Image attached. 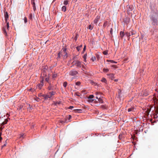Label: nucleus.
<instances>
[{
  "label": "nucleus",
  "instance_id": "obj_45",
  "mask_svg": "<svg viewBox=\"0 0 158 158\" xmlns=\"http://www.w3.org/2000/svg\"><path fill=\"white\" fill-rule=\"evenodd\" d=\"M87 56V54H85L83 56V58H86V56Z\"/></svg>",
  "mask_w": 158,
  "mask_h": 158
},
{
  "label": "nucleus",
  "instance_id": "obj_35",
  "mask_svg": "<svg viewBox=\"0 0 158 158\" xmlns=\"http://www.w3.org/2000/svg\"><path fill=\"white\" fill-rule=\"evenodd\" d=\"M24 21L25 23H26L27 22V19L25 17L24 18Z\"/></svg>",
  "mask_w": 158,
  "mask_h": 158
},
{
  "label": "nucleus",
  "instance_id": "obj_8",
  "mask_svg": "<svg viewBox=\"0 0 158 158\" xmlns=\"http://www.w3.org/2000/svg\"><path fill=\"white\" fill-rule=\"evenodd\" d=\"M107 75L108 76L109 78L111 80H113L114 78V74L113 73L108 74Z\"/></svg>",
  "mask_w": 158,
  "mask_h": 158
},
{
  "label": "nucleus",
  "instance_id": "obj_26",
  "mask_svg": "<svg viewBox=\"0 0 158 158\" xmlns=\"http://www.w3.org/2000/svg\"><path fill=\"white\" fill-rule=\"evenodd\" d=\"M67 83L66 82H64L63 83V86H64V87H66L67 85Z\"/></svg>",
  "mask_w": 158,
  "mask_h": 158
},
{
  "label": "nucleus",
  "instance_id": "obj_37",
  "mask_svg": "<svg viewBox=\"0 0 158 158\" xmlns=\"http://www.w3.org/2000/svg\"><path fill=\"white\" fill-rule=\"evenodd\" d=\"M79 93L78 92H77L75 93V94L76 95H77L78 96H79Z\"/></svg>",
  "mask_w": 158,
  "mask_h": 158
},
{
  "label": "nucleus",
  "instance_id": "obj_6",
  "mask_svg": "<svg viewBox=\"0 0 158 158\" xmlns=\"http://www.w3.org/2000/svg\"><path fill=\"white\" fill-rule=\"evenodd\" d=\"M43 79H42L40 83L37 85L36 88H38L39 89H40L44 85L43 82Z\"/></svg>",
  "mask_w": 158,
  "mask_h": 158
},
{
  "label": "nucleus",
  "instance_id": "obj_29",
  "mask_svg": "<svg viewBox=\"0 0 158 158\" xmlns=\"http://www.w3.org/2000/svg\"><path fill=\"white\" fill-rule=\"evenodd\" d=\"M107 61H110L112 63H117V62H116L113 60H107Z\"/></svg>",
  "mask_w": 158,
  "mask_h": 158
},
{
  "label": "nucleus",
  "instance_id": "obj_21",
  "mask_svg": "<svg viewBox=\"0 0 158 158\" xmlns=\"http://www.w3.org/2000/svg\"><path fill=\"white\" fill-rule=\"evenodd\" d=\"M101 81L102 82H104L105 83H106V78H102L101 80Z\"/></svg>",
  "mask_w": 158,
  "mask_h": 158
},
{
  "label": "nucleus",
  "instance_id": "obj_30",
  "mask_svg": "<svg viewBox=\"0 0 158 158\" xmlns=\"http://www.w3.org/2000/svg\"><path fill=\"white\" fill-rule=\"evenodd\" d=\"M81 82L80 81H78L76 83V85H77L79 86L81 84Z\"/></svg>",
  "mask_w": 158,
  "mask_h": 158
},
{
  "label": "nucleus",
  "instance_id": "obj_1",
  "mask_svg": "<svg viewBox=\"0 0 158 158\" xmlns=\"http://www.w3.org/2000/svg\"><path fill=\"white\" fill-rule=\"evenodd\" d=\"M149 17L152 26L156 27L158 25V16L156 13L154 12H152Z\"/></svg>",
  "mask_w": 158,
  "mask_h": 158
},
{
  "label": "nucleus",
  "instance_id": "obj_22",
  "mask_svg": "<svg viewBox=\"0 0 158 158\" xmlns=\"http://www.w3.org/2000/svg\"><path fill=\"white\" fill-rule=\"evenodd\" d=\"M82 47V45H80V46H78V47H77L76 48H77V50L78 51H80V50L81 49V48Z\"/></svg>",
  "mask_w": 158,
  "mask_h": 158
},
{
  "label": "nucleus",
  "instance_id": "obj_54",
  "mask_svg": "<svg viewBox=\"0 0 158 158\" xmlns=\"http://www.w3.org/2000/svg\"><path fill=\"white\" fill-rule=\"evenodd\" d=\"M105 26V24H104L103 25V26Z\"/></svg>",
  "mask_w": 158,
  "mask_h": 158
},
{
  "label": "nucleus",
  "instance_id": "obj_7",
  "mask_svg": "<svg viewBox=\"0 0 158 158\" xmlns=\"http://www.w3.org/2000/svg\"><path fill=\"white\" fill-rule=\"evenodd\" d=\"M55 89L54 86L52 85L51 83H49V85L48 87L49 90H53Z\"/></svg>",
  "mask_w": 158,
  "mask_h": 158
},
{
  "label": "nucleus",
  "instance_id": "obj_41",
  "mask_svg": "<svg viewBox=\"0 0 158 158\" xmlns=\"http://www.w3.org/2000/svg\"><path fill=\"white\" fill-rule=\"evenodd\" d=\"M3 32H4V33L6 34V31L5 29L4 28L3 29Z\"/></svg>",
  "mask_w": 158,
  "mask_h": 158
},
{
  "label": "nucleus",
  "instance_id": "obj_39",
  "mask_svg": "<svg viewBox=\"0 0 158 158\" xmlns=\"http://www.w3.org/2000/svg\"><path fill=\"white\" fill-rule=\"evenodd\" d=\"M42 96L45 99V98L46 97V95L43 94L42 95Z\"/></svg>",
  "mask_w": 158,
  "mask_h": 158
},
{
  "label": "nucleus",
  "instance_id": "obj_31",
  "mask_svg": "<svg viewBox=\"0 0 158 158\" xmlns=\"http://www.w3.org/2000/svg\"><path fill=\"white\" fill-rule=\"evenodd\" d=\"M88 28L89 29L92 30L93 28V27L91 25H89Z\"/></svg>",
  "mask_w": 158,
  "mask_h": 158
},
{
  "label": "nucleus",
  "instance_id": "obj_27",
  "mask_svg": "<svg viewBox=\"0 0 158 158\" xmlns=\"http://www.w3.org/2000/svg\"><path fill=\"white\" fill-rule=\"evenodd\" d=\"M45 81L47 82L49 84V83H50V82H49V78L48 77H46L45 79Z\"/></svg>",
  "mask_w": 158,
  "mask_h": 158
},
{
  "label": "nucleus",
  "instance_id": "obj_47",
  "mask_svg": "<svg viewBox=\"0 0 158 158\" xmlns=\"http://www.w3.org/2000/svg\"><path fill=\"white\" fill-rule=\"evenodd\" d=\"M71 118V116L70 115H69V119L70 120Z\"/></svg>",
  "mask_w": 158,
  "mask_h": 158
},
{
  "label": "nucleus",
  "instance_id": "obj_24",
  "mask_svg": "<svg viewBox=\"0 0 158 158\" xmlns=\"http://www.w3.org/2000/svg\"><path fill=\"white\" fill-rule=\"evenodd\" d=\"M96 60V58L94 56H93L91 58V60H92V61H94Z\"/></svg>",
  "mask_w": 158,
  "mask_h": 158
},
{
  "label": "nucleus",
  "instance_id": "obj_49",
  "mask_svg": "<svg viewBox=\"0 0 158 158\" xmlns=\"http://www.w3.org/2000/svg\"><path fill=\"white\" fill-rule=\"evenodd\" d=\"M99 93H98V92H96V93H95V94H96V95H97V94H99Z\"/></svg>",
  "mask_w": 158,
  "mask_h": 158
},
{
  "label": "nucleus",
  "instance_id": "obj_38",
  "mask_svg": "<svg viewBox=\"0 0 158 158\" xmlns=\"http://www.w3.org/2000/svg\"><path fill=\"white\" fill-rule=\"evenodd\" d=\"M86 49V46L85 45L84 47V48H83V52H84L85 50Z\"/></svg>",
  "mask_w": 158,
  "mask_h": 158
},
{
  "label": "nucleus",
  "instance_id": "obj_13",
  "mask_svg": "<svg viewBox=\"0 0 158 158\" xmlns=\"http://www.w3.org/2000/svg\"><path fill=\"white\" fill-rule=\"evenodd\" d=\"M135 110V109L133 107H131L130 108H129L127 110L128 112H130L134 111Z\"/></svg>",
  "mask_w": 158,
  "mask_h": 158
},
{
  "label": "nucleus",
  "instance_id": "obj_40",
  "mask_svg": "<svg viewBox=\"0 0 158 158\" xmlns=\"http://www.w3.org/2000/svg\"><path fill=\"white\" fill-rule=\"evenodd\" d=\"M73 107H74L73 106H70L69 107V109H72Z\"/></svg>",
  "mask_w": 158,
  "mask_h": 158
},
{
  "label": "nucleus",
  "instance_id": "obj_50",
  "mask_svg": "<svg viewBox=\"0 0 158 158\" xmlns=\"http://www.w3.org/2000/svg\"><path fill=\"white\" fill-rule=\"evenodd\" d=\"M96 98L98 99H98L99 98L98 97V96H96Z\"/></svg>",
  "mask_w": 158,
  "mask_h": 158
},
{
  "label": "nucleus",
  "instance_id": "obj_20",
  "mask_svg": "<svg viewBox=\"0 0 158 158\" xmlns=\"http://www.w3.org/2000/svg\"><path fill=\"white\" fill-rule=\"evenodd\" d=\"M98 102L100 103H103V101L102 98H99L98 99V100L97 101Z\"/></svg>",
  "mask_w": 158,
  "mask_h": 158
},
{
  "label": "nucleus",
  "instance_id": "obj_42",
  "mask_svg": "<svg viewBox=\"0 0 158 158\" xmlns=\"http://www.w3.org/2000/svg\"><path fill=\"white\" fill-rule=\"evenodd\" d=\"M110 33L111 34H112V29L111 28L110 31Z\"/></svg>",
  "mask_w": 158,
  "mask_h": 158
},
{
  "label": "nucleus",
  "instance_id": "obj_25",
  "mask_svg": "<svg viewBox=\"0 0 158 158\" xmlns=\"http://www.w3.org/2000/svg\"><path fill=\"white\" fill-rule=\"evenodd\" d=\"M120 35L121 38H123L124 36L123 32L121 31L120 33Z\"/></svg>",
  "mask_w": 158,
  "mask_h": 158
},
{
  "label": "nucleus",
  "instance_id": "obj_3",
  "mask_svg": "<svg viewBox=\"0 0 158 158\" xmlns=\"http://www.w3.org/2000/svg\"><path fill=\"white\" fill-rule=\"evenodd\" d=\"M73 65H76L77 68H80L81 67H83L84 66L81 63V62L78 60H74L72 62Z\"/></svg>",
  "mask_w": 158,
  "mask_h": 158
},
{
  "label": "nucleus",
  "instance_id": "obj_4",
  "mask_svg": "<svg viewBox=\"0 0 158 158\" xmlns=\"http://www.w3.org/2000/svg\"><path fill=\"white\" fill-rule=\"evenodd\" d=\"M94 97V96L93 95H90L88 98L89 99L87 100V101L89 102H94L95 103H98V101L95 99H93Z\"/></svg>",
  "mask_w": 158,
  "mask_h": 158
},
{
  "label": "nucleus",
  "instance_id": "obj_52",
  "mask_svg": "<svg viewBox=\"0 0 158 158\" xmlns=\"http://www.w3.org/2000/svg\"><path fill=\"white\" fill-rule=\"evenodd\" d=\"M2 127H1L0 128V130H2Z\"/></svg>",
  "mask_w": 158,
  "mask_h": 158
},
{
  "label": "nucleus",
  "instance_id": "obj_10",
  "mask_svg": "<svg viewBox=\"0 0 158 158\" xmlns=\"http://www.w3.org/2000/svg\"><path fill=\"white\" fill-rule=\"evenodd\" d=\"M31 3L33 5V10L34 11H35L36 9V8L35 6V3L34 2V0H31Z\"/></svg>",
  "mask_w": 158,
  "mask_h": 158
},
{
  "label": "nucleus",
  "instance_id": "obj_44",
  "mask_svg": "<svg viewBox=\"0 0 158 158\" xmlns=\"http://www.w3.org/2000/svg\"><path fill=\"white\" fill-rule=\"evenodd\" d=\"M6 27H7V28H8L9 27V23H7Z\"/></svg>",
  "mask_w": 158,
  "mask_h": 158
},
{
  "label": "nucleus",
  "instance_id": "obj_51",
  "mask_svg": "<svg viewBox=\"0 0 158 158\" xmlns=\"http://www.w3.org/2000/svg\"><path fill=\"white\" fill-rule=\"evenodd\" d=\"M116 66L115 65H112V67H115V66Z\"/></svg>",
  "mask_w": 158,
  "mask_h": 158
},
{
  "label": "nucleus",
  "instance_id": "obj_12",
  "mask_svg": "<svg viewBox=\"0 0 158 158\" xmlns=\"http://www.w3.org/2000/svg\"><path fill=\"white\" fill-rule=\"evenodd\" d=\"M128 12L132 11L134 9V7L132 6H129L127 7Z\"/></svg>",
  "mask_w": 158,
  "mask_h": 158
},
{
  "label": "nucleus",
  "instance_id": "obj_28",
  "mask_svg": "<svg viewBox=\"0 0 158 158\" xmlns=\"http://www.w3.org/2000/svg\"><path fill=\"white\" fill-rule=\"evenodd\" d=\"M68 3V1H64V5H67Z\"/></svg>",
  "mask_w": 158,
  "mask_h": 158
},
{
  "label": "nucleus",
  "instance_id": "obj_2",
  "mask_svg": "<svg viewBox=\"0 0 158 158\" xmlns=\"http://www.w3.org/2000/svg\"><path fill=\"white\" fill-rule=\"evenodd\" d=\"M66 50V49L65 48H63L60 52L58 53V58H60L61 56H62L64 59L66 58L68 56V55Z\"/></svg>",
  "mask_w": 158,
  "mask_h": 158
},
{
  "label": "nucleus",
  "instance_id": "obj_53",
  "mask_svg": "<svg viewBox=\"0 0 158 158\" xmlns=\"http://www.w3.org/2000/svg\"><path fill=\"white\" fill-rule=\"evenodd\" d=\"M84 61H86V58H84Z\"/></svg>",
  "mask_w": 158,
  "mask_h": 158
},
{
  "label": "nucleus",
  "instance_id": "obj_18",
  "mask_svg": "<svg viewBox=\"0 0 158 158\" xmlns=\"http://www.w3.org/2000/svg\"><path fill=\"white\" fill-rule=\"evenodd\" d=\"M66 7L65 6H63L62 7V10L64 12H65L66 10Z\"/></svg>",
  "mask_w": 158,
  "mask_h": 158
},
{
  "label": "nucleus",
  "instance_id": "obj_19",
  "mask_svg": "<svg viewBox=\"0 0 158 158\" xmlns=\"http://www.w3.org/2000/svg\"><path fill=\"white\" fill-rule=\"evenodd\" d=\"M52 98L49 93L48 94L46 95V97L45 98V100L48 99V98Z\"/></svg>",
  "mask_w": 158,
  "mask_h": 158
},
{
  "label": "nucleus",
  "instance_id": "obj_56",
  "mask_svg": "<svg viewBox=\"0 0 158 158\" xmlns=\"http://www.w3.org/2000/svg\"><path fill=\"white\" fill-rule=\"evenodd\" d=\"M73 79H71L70 81H72Z\"/></svg>",
  "mask_w": 158,
  "mask_h": 158
},
{
  "label": "nucleus",
  "instance_id": "obj_17",
  "mask_svg": "<svg viewBox=\"0 0 158 158\" xmlns=\"http://www.w3.org/2000/svg\"><path fill=\"white\" fill-rule=\"evenodd\" d=\"M55 92H54V91H52V92H50L49 93V94H50V96H51V97H52V96L55 95Z\"/></svg>",
  "mask_w": 158,
  "mask_h": 158
},
{
  "label": "nucleus",
  "instance_id": "obj_16",
  "mask_svg": "<svg viewBox=\"0 0 158 158\" xmlns=\"http://www.w3.org/2000/svg\"><path fill=\"white\" fill-rule=\"evenodd\" d=\"M5 20H7V19H8L9 18V15L7 12H6V13L5 14Z\"/></svg>",
  "mask_w": 158,
  "mask_h": 158
},
{
  "label": "nucleus",
  "instance_id": "obj_34",
  "mask_svg": "<svg viewBox=\"0 0 158 158\" xmlns=\"http://www.w3.org/2000/svg\"><path fill=\"white\" fill-rule=\"evenodd\" d=\"M25 136L24 135V134H21V135H20V138H23Z\"/></svg>",
  "mask_w": 158,
  "mask_h": 158
},
{
  "label": "nucleus",
  "instance_id": "obj_15",
  "mask_svg": "<svg viewBox=\"0 0 158 158\" xmlns=\"http://www.w3.org/2000/svg\"><path fill=\"white\" fill-rule=\"evenodd\" d=\"M8 120L7 119H5V120L2 123L1 125L2 126L6 124L7 123V122H8Z\"/></svg>",
  "mask_w": 158,
  "mask_h": 158
},
{
  "label": "nucleus",
  "instance_id": "obj_36",
  "mask_svg": "<svg viewBox=\"0 0 158 158\" xmlns=\"http://www.w3.org/2000/svg\"><path fill=\"white\" fill-rule=\"evenodd\" d=\"M57 76V75L56 74H54L53 75L52 77L53 78L56 77Z\"/></svg>",
  "mask_w": 158,
  "mask_h": 158
},
{
  "label": "nucleus",
  "instance_id": "obj_23",
  "mask_svg": "<svg viewBox=\"0 0 158 158\" xmlns=\"http://www.w3.org/2000/svg\"><path fill=\"white\" fill-rule=\"evenodd\" d=\"M109 70L107 69L104 68L103 69V71L104 72H107L109 71Z\"/></svg>",
  "mask_w": 158,
  "mask_h": 158
},
{
  "label": "nucleus",
  "instance_id": "obj_43",
  "mask_svg": "<svg viewBox=\"0 0 158 158\" xmlns=\"http://www.w3.org/2000/svg\"><path fill=\"white\" fill-rule=\"evenodd\" d=\"M91 83L92 84V85H96V84H95V83L94 82H93V81H92L91 82Z\"/></svg>",
  "mask_w": 158,
  "mask_h": 158
},
{
  "label": "nucleus",
  "instance_id": "obj_11",
  "mask_svg": "<svg viewBox=\"0 0 158 158\" xmlns=\"http://www.w3.org/2000/svg\"><path fill=\"white\" fill-rule=\"evenodd\" d=\"M100 19V17L99 16H97L95 19H94V23L96 24L97 22H98L99 19Z\"/></svg>",
  "mask_w": 158,
  "mask_h": 158
},
{
  "label": "nucleus",
  "instance_id": "obj_46",
  "mask_svg": "<svg viewBox=\"0 0 158 158\" xmlns=\"http://www.w3.org/2000/svg\"><path fill=\"white\" fill-rule=\"evenodd\" d=\"M156 117H157V114H158V110H157L156 111Z\"/></svg>",
  "mask_w": 158,
  "mask_h": 158
},
{
  "label": "nucleus",
  "instance_id": "obj_55",
  "mask_svg": "<svg viewBox=\"0 0 158 158\" xmlns=\"http://www.w3.org/2000/svg\"><path fill=\"white\" fill-rule=\"evenodd\" d=\"M105 26V24H104L103 25V26Z\"/></svg>",
  "mask_w": 158,
  "mask_h": 158
},
{
  "label": "nucleus",
  "instance_id": "obj_33",
  "mask_svg": "<svg viewBox=\"0 0 158 158\" xmlns=\"http://www.w3.org/2000/svg\"><path fill=\"white\" fill-rule=\"evenodd\" d=\"M32 15L31 13L29 15V18L30 19H32Z\"/></svg>",
  "mask_w": 158,
  "mask_h": 158
},
{
  "label": "nucleus",
  "instance_id": "obj_9",
  "mask_svg": "<svg viewBox=\"0 0 158 158\" xmlns=\"http://www.w3.org/2000/svg\"><path fill=\"white\" fill-rule=\"evenodd\" d=\"M83 110L81 109H77L73 110L74 112L76 113H81L83 112Z\"/></svg>",
  "mask_w": 158,
  "mask_h": 158
},
{
  "label": "nucleus",
  "instance_id": "obj_32",
  "mask_svg": "<svg viewBox=\"0 0 158 158\" xmlns=\"http://www.w3.org/2000/svg\"><path fill=\"white\" fill-rule=\"evenodd\" d=\"M103 53L105 55H107L108 54L107 52L106 51H104L103 52Z\"/></svg>",
  "mask_w": 158,
  "mask_h": 158
},
{
  "label": "nucleus",
  "instance_id": "obj_48",
  "mask_svg": "<svg viewBox=\"0 0 158 158\" xmlns=\"http://www.w3.org/2000/svg\"><path fill=\"white\" fill-rule=\"evenodd\" d=\"M114 81H115L116 82V81H118V79H115L114 80Z\"/></svg>",
  "mask_w": 158,
  "mask_h": 158
},
{
  "label": "nucleus",
  "instance_id": "obj_5",
  "mask_svg": "<svg viewBox=\"0 0 158 158\" xmlns=\"http://www.w3.org/2000/svg\"><path fill=\"white\" fill-rule=\"evenodd\" d=\"M78 73V72L77 71L74 70V69H72L71 70L69 73V74L70 76H74L77 75Z\"/></svg>",
  "mask_w": 158,
  "mask_h": 158
},
{
  "label": "nucleus",
  "instance_id": "obj_14",
  "mask_svg": "<svg viewBox=\"0 0 158 158\" xmlns=\"http://www.w3.org/2000/svg\"><path fill=\"white\" fill-rule=\"evenodd\" d=\"M135 32L134 31H131L129 33V34L128 35V36H130L131 35H133L135 34Z\"/></svg>",
  "mask_w": 158,
  "mask_h": 158
}]
</instances>
